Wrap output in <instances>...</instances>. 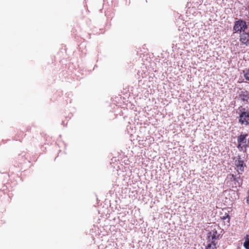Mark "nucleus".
Returning a JSON list of instances; mask_svg holds the SVG:
<instances>
[{
    "label": "nucleus",
    "mask_w": 249,
    "mask_h": 249,
    "mask_svg": "<svg viewBox=\"0 0 249 249\" xmlns=\"http://www.w3.org/2000/svg\"><path fill=\"white\" fill-rule=\"evenodd\" d=\"M235 162L237 171H240L241 172H243L244 171V167L245 166L244 161L239 158V159L238 160H236Z\"/></svg>",
    "instance_id": "5"
},
{
    "label": "nucleus",
    "mask_w": 249,
    "mask_h": 249,
    "mask_svg": "<svg viewBox=\"0 0 249 249\" xmlns=\"http://www.w3.org/2000/svg\"><path fill=\"white\" fill-rule=\"evenodd\" d=\"M241 100L244 102H248L249 100V92L247 90L241 91L239 94Z\"/></svg>",
    "instance_id": "6"
},
{
    "label": "nucleus",
    "mask_w": 249,
    "mask_h": 249,
    "mask_svg": "<svg viewBox=\"0 0 249 249\" xmlns=\"http://www.w3.org/2000/svg\"><path fill=\"white\" fill-rule=\"evenodd\" d=\"M244 247L246 249H249V234H247L245 237V241L244 243Z\"/></svg>",
    "instance_id": "8"
},
{
    "label": "nucleus",
    "mask_w": 249,
    "mask_h": 249,
    "mask_svg": "<svg viewBox=\"0 0 249 249\" xmlns=\"http://www.w3.org/2000/svg\"><path fill=\"white\" fill-rule=\"evenodd\" d=\"M241 111L239 113V123L241 124L247 125L249 124V111L246 109L245 108H242L240 110Z\"/></svg>",
    "instance_id": "2"
},
{
    "label": "nucleus",
    "mask_w": 249,
    "mask_h": 249,
    "mask_svg": "<svg viewBox=\"0 0 249 249\" xmlns=\"http://www.w3.org/2000/svg\"><path fill=\"white\" fill-rule=\"evenodd\" d=\"M216 239V236L213 234L212 237L211 243H209L206 246V249H214L216 248V244L214 243V240Z\"/></svg>",
    "instance_id": "7"
},
{
    "label": "nucleus",
    "mask_w": 249,
    "mask_h": 249,
    "mask_svg": "<svg viewBox=\"0 0 249 249\" xmlns=\"http://www.w3.org/2000/svg\"><path fill=\"white\" fill-rule=\"evenodd\" d=\"M240 41L246 44L247 46L249 45V33H244L240 36Z\"/></svg>",
    "instance_id": "4"
},
{
    "label": "nucleus",
    "mask_w": 249,
    "mask_h": 249,
    "mask_svg": "<svg viewBox=\"0 0 249 249\" xmlns=\"http://www.w3.org/2000/svg\"><path fill=\"white\" fill-rule=\"evenodd\" d=\"M248 136V134H241L237 138V147L244 153L246 152L247 147H249V138L247 139Z\"/></svg>",
    "instance_id": "1"
},
{
    "label": "nucleus",
    "mask_w": 249,
    "mask_h": 249,
    "mask_svg": "<svg viewBox=\"0 0 249 249\" xmlns=\"http://www.w3.org/2000/svg\"><path fill=\"white\" fill-rule=\"evenodd\" d=\"M244 77L246 79L249 80V69H248L245 72Z\"/></svg>",
    "instance_id": "9"
},
{
    "label": "nucleus",
    "mask_w": 249,
    "mask_h": 249,
    "mask_svg": "<svg viewBox=\"0 0 249 249\" xmlns=\"http://www.w3.org/2000/svg\"><path fill=\"white\" fill-rule=\"evenodd\" d=\"M247 28L248 26L245 21L238 19L234 23L233 31L235 33H241L242 31L244 32Z\"/></svg>",
    "instance_id": "3"
},
{
    "label": "nucleus",
    "mask_w": 249,
    "mask_h": 249,
    "mask_svg": "<svg viewBox=\"0 0 249 249\" xmlns=\"http://www.w3.org/2000/svg\"><path fill=\"white\" fill-rule=\"evenodd\" d=\"M227 218H228L229 219L230 218L229 215H227L226 216H223L222 218L224 220H225V219H226Z\"/></svg>",
    "instance_id": "10"
}]
</instances>
